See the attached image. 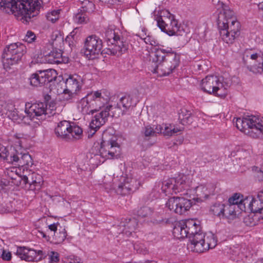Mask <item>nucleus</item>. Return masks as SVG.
<instances>
[{"instance_id":"f257e3e1","label":"nucleus","mask_w":263,"mask_h":263,"mask_svg":"<svg viewBox=\"0 0 263 263\" xmlns=\"http://www.w3.org/2000/svg\"><path fill=\"white\" fill-rule=\"evenodd\" d=\"M47 2L45 0H1L0 9L6 13L21 16L20 20L27 24L39 14L41 4Z\"/></svg>"},{"instance_id":"f03ea898","label":"nucleus","mask_w":263,"mask_h":263,"mask_svg":"<svg viewBox=\"0 0 263 263\" xmlns=\"http://www.w3.org/2000/svg\"><path fill=\"white\" fill-rule=\"evenodd\" d=\"M136 105V103L134 102L131 96L125 95L120 98L116 106H107L99 114L96 115L90 123V133L91 136L95 134L101 126L105 124L109 115L112 117H119L120 114L124 115L132 110Z\"/></svg>"},{"instance_id":"7ed1b4c3","label":"nucleus","mask_w":263,"mask_h":263,"mask_svg":"<svg viewBox=\"0 0 263 263\" xmlns=\"http://www.w3.org/2000/svg\"><path fill=\"white\" fill-rule=\"evenodd\" d=\"M222 9L220 11L217 26L222 40L227 44H232L240 35V24L234 16V12L221 3Z\"/></svg>"},{"instance_id":"20e7f679","label":"nucleus","mask_w":263,"mask_h":263,"mask_svg":"<svg viewBox=\"0 0 263 263\" xmlns=\"http://www.w3.org/2000/svg\"><path fill=\"white\" fill-rule=\"evenodd\" d=\"M179 60V55L173 51L172 48H158L155 52V57L153 58L155 66L152 71L161 77L168 75L178 66Z\"/></svg>"},{"instance_id":"39448f33","label":"nucleus","mask_w":263,"mask_h":263,"mask_svg":"<svg viewBox=\"0 0 263 263\" xmlns=\"http://www.w3.org/2000/svg\"><path fill=\"white\" fill-rule=\"evenodd\" d=\"M197 222L193 219L180 221L175 224L173 230V234L177 239L189 238L190 243L187 248L191 250L192 246L195 245L192 239L197 235L203 233L200 225Z\"/></svg>"},{"instance_id":"423d86ee","label":"nucleus","mask_w":263,"mask_h":263,"mask_svg":"<svg viewBox=\"0 0 263 263\" xmlns=\"http://www.w3.org/2000/svg\"><path fill=\"white\" fill-rule=\"evenodd\" d=\"M117 139L114 135H103L101 143L95 144L92 148V153L105 159L117 158L121 153V147Z\"/></svg>"},{"instance_id":"0eeeda50","label":"nucleus","mask_w":263,"mask_h":263,"mask_svg":"<svg viewBox=\"0 0 263 263\" xmlns=\"http://www.w3.org/2000/svg\"><path fill=\"white\" fill-rule=\"evenodd\" d=\"M237 128L253 138H263V119L251 115L237 118Z\"/></svg>"},{"instance_id":"6e6552de","label":"nucleus","mask_w":263,"mask_h":263,"mask_svg":"<svg viewBox=\"0 0 263 263\" xmlns=\"http://www.w3.org/2000/svg\"><path fill=\"white\" fill-rule=\"evenodd\" d=\"M26 52V47L21 43H14L7 45L2 56L4 68L9 69L11 65L17 64Z\"/></svg>"},{"instance_id":"1a4fd4ad","label":"nucleus","mask_w":263,"mask_h":263,"mask_svg":"<svg viewBox=\"0 0 263 263\" xmlns=\"http://www.w3.org/2000/svg\"><path fill=\"white\" fill-rule=\"evenodd\" d=\"M104 38L108 46L106 53L114 55L120 56L126 51L128 44L123 37L111 28H107L104 33Z\"/></svg>"},{"instance_id":"9d476101","label":"nucleus","mask_w":263,"mask_h":263,"mask_svg":"<svg viewBox=\"0 0 263 263\" xmlns=\"http://www.w3.org/2000/svg\"><path fill=\"white\" fill-rule=\"evenodd\" d=\"M155 20L157 21V26L161 30L170 36H180L187 41V32L183 26L178 25V22L174 18V16L170 14L169 17L162 18V16H155Z\"/></svg>"},{"instance_id":"9b49d317","label":"nucleus","mask_w":263,"mask_h":263,"mask_svg":"<svg viewBox=\"0 0 263 263\" xmlns=\"http://www.w3.org/2000/svg\"><path fill=\"white\" fill-rule=\"evenodd\" d=\"M108 99V96H106L104 97L102 96L101 91H96L87 94L85 97L82 98L79 104L78 108L83 115L92 114L97 111L94 106L97 105L98 102H102L104 104Z\"/></svg>"},{"instance_id":"f8f14e48","label":"nucleus","mask_w":263,"mask_h":263,"mask_svg":"<svg viewBox=\"0 0 263 263\" xmlns=\"http://www.w3.org/2000/svg\"><path fill=\"white\" fill-rule=\"evenodd\" d=\"M192 240L195 245L192 246L191 251L199 253L214 248L217 242L216 236L212 232L198 234Z\"/></svg>"},{"instance_id":"ddd939ff","label":"nucleus","mask_w":263,"mask_h":263,"mask_svg":"<svg viewBox=\"0 0 263 263\" xmlns=\"http://www.w3.org/2000/svg\"><path fill=\"white\" fill-rule=\"evenodd\" d=\"M102 40L96 35H91L86 38L82 51L88 59L93 60L102 53Z\"/></svg>"},{"instance_id":"4468645a","label":"nucleus","mask_w":263,"mask_h":263,"mask_svg":"<svg viewBox=\"0 0 263 263\" xmlns=\"http://www.w3.org/2000/svg\"><path fill=\"white\" fill-rule=\"evenodd\" d=\"M166 206L170 211L182 215L190 210L192 206V202L184 197H173L168 200Z\"/></svg>"},{"instance_id":"2eb2a0df","label":"nucleus","mask_w":263,"mask_h":263,"mask_svg":"<svg viewBox=\"0 0 263 263\" xmlns=\"http://www.w3.org/2000/svg\"><path fill=\"white\" fill-rule=\"evenodd\" d=\"M27 173V174H25L23 172V175L21 176L22 184L25 185L26 188L30 191L34 192L39 191L41 189L43 182L42 177L31 170Z\"/></svg>"},{"instance_id":"dca6fc26","label":"nucleus","mask_w":263,"mask_h":263,"mask_svg":"<svg viewBox=\"0 0 263 263\" xmlns=\"http://www.w3.org/2000/svg\"><path fill=\"white\" fill-rule=\"evenodd\" d=\"M47 105L43 102L25 104V114H27L29 120L36 117L39 120H45L46 118Z\"/></svg>"},{"instance_id":"f3484780","label":"nucleus","mask_w":263,"mask_h":263,"mask_svg":"<svg viewBox=\"0 0 263 263\" xmlns=\"http://www.w3.org/2000/svg\"><path fill=\"white\" fill-rule=\"evenodd\" d=\"M56 78V71L54 70H47L40 71L31 74L29 79L31 86L38 87L45 85L54 80Z\"/></svg>"},{"instance_id":"a211bd4d","label":"nucleus","mask_w":263,"mask_h":263,"mask_svg":"<svg viewBox=\"0 0 263 263\" xmlns=\"http://www.w3.org/2000/svg\"><path fill=\"white\" fill-rule=\"evenodd\" d=\"M22 260L27 261H36L41 260L46 253L42 250H35L26 247H18L15 253Z\"/></svg>"},{"instance_id":"6ab92c4d","label":"nucleus","mask_w":263,"mask_h":263,"mask_svg":"<svg viewBox=\"0 0 263 263\" xmlns=\"http://www.w3.org/2000/svg\"><path fill=\"white\" fill-rule=\"evenodd\" d=\"M250 57L249 64L243 59L247 69L254 73H263V55L255 53L247 55Z\"/></svg>"},{"instance_id":"aec40b11","label":"nucleus","mask_w":263,"mask_h":263,"mask_svg":"<svg viewBox=\"0 0 263 263\" xmlns=\"http://www.w3.org/2000/svg\"><path fill=\"white\" fill-rule=\"evenodd\" d=\"M138 221L135 218H123L118 226L119 234L130 236L137 228Z\"/></svg>"},{"instance_id":"412c9836","label":"nucleus","mask_w":263,"mask_h":263,"mask_svg":"<svg viewBox=\"0 0 263 263\" xmlns=\"http://www.w3.org/2000/svg\"><path fill=\"white\" fill-rule=\"evenodd\" d=\"M139 182L134 178H127L116 189L118 194L126 195L137 190L139 186Z\"/></svg>"},{"instance_id":"4be33fe9","label":"nucleus","mask_w":263,"mask_h":263,"mask_svg":"<svg viewBox=\"0 0 263 263\" xmlns=\"http://www.w3.org/2000/svg\"><path fill=\"white\" fill-rule=\"evenodd\" d=\"M222 78H219L215 76H208L202 79L201 82V87L203 91L209 94L214 92L218 84L221 81Z\"/></svg>"},{"instance_id":"5701e85b","label":"nucleus","mask_w":263,"mask_h":263,"mask_svg":"<svg viewBox=\"0 0 263 263\" xmlns=\"http://www.w3.org/2000/svg\"><path fill=\"white\" fill-rule=\"evenodd\" d=\"M2 154L0 158H3L7 162L18 166L21 160H22L23 155L24 153L13 149L11 152H8L2 149Z\"/></svg>"},{"instance_id":"b1692460","label":"nucleus","mask_w":263,"mask_h":263,"mask_svg":"<svg viewBox=\"0 0 263 263\" xmlns=\"http://www.w3.org/2000/svg\"><path fill=\"white\" fill-rule=\"evenodd\" d=\"M43 54L44 57V61L48 63L59 64L65 62L61 50L53 49L49 52L43 51Z\"/></svg>"},{"instance_id":"393cba45","label":"nucleus","mask_w":263,"mask_h":263,"mask_svg":"<svg viewBox=\"0 0 263 263\" xmlns=\"http://www.w3.org/2000/svg\"><path fill=\"white\" fill-rule=\"evenodd\" d=\"M175 181L174 184V193L177 194L183 191H187L190 187V181L188 177L183 174H179L173 178Z\"/></svg>"},{"instance_id":"a878e982","label":"nucleus","mask_w":263,"mask_h":263,"mask_svg":"<svg viewBox=\"0 0 263 263\" xmlns=\"http://www.w3.org/2000/svg\"><path fill=\"white\" fill-rule=\"evenodd\" d=\"M70 123L65 120L59 122L55 129V133L58 137L64 139H70L69 129Z\"/></svg>"},{"instance_id":"bb28decb","label":"nucleus","mask_w":263,"mask_h":263,"mask_svg":"<svg viewBox=\"0 0 263 263\" xmlns=\"http://www.w3.org/2000/svg\"><path fill=\"white\" fill-rule=\"evenodd\" d=\"M80 78L77 75H70L65 82L66 91H70L72 93H77L81 89Z\"/></svg>"},{"instance_id":"cd10ccee","label":"nucleus","mask_w":263,"mask_h":263,"mask_svg":"<svg viewBox=\"0 0 263 263\" xmlns=\"http://www.w3.org/2000/svg\"><path fill=\"white\" fill-rule=\"evenodd\" d=\"M252 212L254 213L255 219H263V200L259 197V194L255 198H253Z\"/></svg>"},{"instance_id":"c85d7f7f","label":"nucleus","mask_w":263,"mask_h":263,"mask_svg":"<svg viewBox=\"0 0 263 263\" xmlns=\"http://www.w3.org/2000/svg\"><path fill=\"white\" fill-rule=\"evenodd\" d=\"M8 117L12 120L20 122L23 121L25 123H29V118L27 114H25V110H18L14 108L9 110Z\"/></svg>"},{"instance_id":"c756f323","label":"nucleus","mask_w":263,"mask_h":263,"mask_svg":"<svg viewBox=\"0 0 263 263\" xmlns=\"http://www.w3.org/2000/svg\"><path fill=\"white\" fill-rule=\"evenodd\" d=\"M230 84L229 82L224 81L222 78L221 81L218 84L213 95L220 98L225 97L228 93V88L230 87Z\"/></svg>"},{"instance_id":"7c9ffc66","label":"nucleus","mask_w":263,"mask_h":263,"mask_svg":"<svg viewBox=\"0 0 263 263\" xmlns=\"http://www.w3.org/2000/svg\"><path fill=\"white\" fill-rule=\"evenodd\" d=\"M178 115V119L182 125L190 124L193 122V117L191 111L185 108H182L180 110Z\"/></svg>"},{"instance_id":"2f4dec72","label":"nucleus","mask_w":263,"mask_h":263,"mask_svg":"<svg viewBox=\"0 0 263 263\" xmlns=\"http://www.w3.org/2000/svg\"><path fill=\"white\" fill-rule=\"evenodd\" d=\"M224 210L221 218L233 219L236 217L235 208L230 203L224 204Z\"/></svg>"},{"instance_id":"473e14b6","label":"nucleus","mask_w":263,"mask_h":263,"mask_svg":"<svg viewBox=\"0 0 263 263\" xmlns=\"http://www.w3.org/2000/svg\"><path fill=\"white\" fill-rule=\"evenodd\" d=\"M174 179L173 178H169L162 182L161 189L166 194H172L174 193Z\"/></svg>"},{"instance_id":"72a5a7b5","label":"nucleus","mask_w":263,"mask_h":263,"mask_svg":"<svg viewBox=\"0 0 263 263\" xmlns=\"http://www.w3.org/2000/svg\"><path fill=\"white\" fill-rule=\"evenodd\" d=\"M162 130L160 133L163 134V135L166 136H172L178 132H181L183 128L175 127L174 126L170 125L169 126L165 125L164 127L161 126Z\"/></svg>"},{"instance_id":"f704fd0d","label":"nucleus","mask_w":263,"mask_h":263,"mask_svg":"<svg viewBox=\"0 0 263 263\" xmlns=\"http://www.w3.org/2000/svg\"><path fill=\"white\" fill-rule=\"evenodd\" d=\"M83 133L82 129L74 124L70 125L69 129L70 139L71 137L75 139H80Z\"/></svg>"},{"instance_id":"c9c22d12","label":"nucleus","mask_w":263,"mask_h":263,"mask_svg":"<svg viewBox=\"0 0 263 263\" xmlns=\"http://www.w3.org/2000/svg\"><path fill=\"white\" fill-rule=\"evenodd\" d=\"M86 13L79 9L74 16V21L78 24L87 23L89 21V18Z\"/></svg>"},{"instance_id":"e433bc0d","label":"nucleus","mask_w":263,"mask_h":263,"mask_svg":"<svg viewBox=\"0 0 263 263\" xmlns=\"http://www.w3.org/2000/svg\"><path fill=\"white\" fill-rule=\"evenodd\" d=\"M224 204L216 202L213 204L210 208V212L214 215L221 218L222 212L224 210Z\"/></svg>"},{"instance_id":"4c0bfd02","label":"nucleus","mask_w":263,"mask_h":263,"mask_svg":"<svg viewBox=\"0 0 263 263\" xmlns=\"http://www.w3.org/2000/svg\"><path fill=\"white\" fill-rule=\"evenodd\" d=\"M161 130V125L156 126L155 129L151 126H146L144 130V136L145 137H153L155 136L156 134L160 133Z\"/></svg>"},{"instance_id":"58836bf2","label":"nucleus","mask_w":263,"mask_h":263,"mask_svg":"<svg viewBox=\"0 0 263 263\" xmlns=\"http://www.w3.org/2000/svg\"><path fill=\"white\" fill-rule=\"evenodd\" d=\"M22 157L23 158L20 160L18 167H25L27 168L33 165V160L28 153L24 152V154Z\"/></svg>"},{"instance_id":"ea45409f","label":"nucleus","mask_w":263,"mask_h":263,"mask_svg":"<svg viewBox=\"0 0 263 263\" xmlns=\"http://www.w3.org/2000/svg\"><path fill=\"white\" fill-rule=\"evenodd\" d=\"M195 193L199 199H206L209 195L207 187L203 185L197 186L195 188Z\"/></svg>"},{"instance_id":"a19ab883","label":"nucleus","mask_w":263,"mask_h":263,"mask_svg":"<svg viewBox=\"0 0 263 263\" xmlns=\"http://www.w3.org/2000/svg\"><path fill=\"white\" fill-rule=\"evenodd\" d=\"M253 203V197L248 196L242 199L240 205V209L241 211L250 210L252 212V204Z\"/></svg>"},{"instance_id":"79ce46f5","label":"nucleus","mask_w":263,"mask_h":263,"mask_svg":"<svg viewBox=\"0 0 263 263\" xmlns=\"http://www.w3.org/2000/svg\"><path fill=\"white\" fill-rule=\"evenodd\" d=\"M144 42L146 44H148L153 46H154L153 50L154 51V53L155 54L156 50L157 49H164L163 46L160 45L157 40H155L153 37L148 35L145 38H144Z\"/></svg>"},{"instance_id":"37998d69","label":"nucleus","mask_w":263,"mask_h":263,"mask_svg":"<svg viewBox=\"0 0 263 263\" xmlns=\"http://www.w3.org/2000/svg\"><path fill=\"white\" fill-rule=\"evenodd\" d=\"M95 9V4L89 0H84L82 2V6L80 9L86 13H91Z\"/></svg>"},{"instance_id":"c03bdc74","label":"nucleus","mask_w":263,"mask_h":263,"mask_svg":"<svg viewBox=\"0 0 263 263\" xmlns=\"http://www.w3.org/2000/svg\"><path fill=\"white\" fill-rule=\"evenodd\" d=\"M153 213V210L148 206H142L140 208L137 212V214L139 217L142 218L147 217L152 215Z\"/></svg>"},{"instance_id":"a18cd8bd","label":"nucleus","mask_w":263,"mask_h":263,"mask_svg":"<svg viewBox=\"0 0 263 263\" xmlns=\"http://www.w3.org/2000/svg\"><path fill=\"white\" fill-rule=\"evenodd\" d=\"M242 196L240 194L235 193L228 200V203L234 205L235 207L236 205H238V207L240 208V205L242 201Z\"/></svg>"},{"instance_id":"49530a36","label":"nucleus","mask_w":263,"mask_h":263,"mask_svg":"<svg viewBox=\"0 0 263 263\" xmlns=\"http://www.w3.org/2000/svg\"><path fill=\"white\" fill-rule=\"evenodd\" d=\"M59 10H54L46 14V18L52 23L55 22L59 18Z\"/></svg>"},{"instance_id":"de8ad7c7","label":"nucleus","mask_w":263,"mask_h":263,"mask_svg":"<svg viewBox=\"0 0 263 263\" xmlns=\"http://www.w3.org/2000/svg\"><path fill=\"white\" fill-rule=\"evenodd\" d=\"M53 238L57 243L63 242L66 238V232L65 229L60 231L59 233L53 235Z\"/></svg>"},{"instance_id":"09e8293b","label":"nucleus","mask_w":263,"mask_h":263,"mask_svg":"<svg viewBox=\"0 0 263 263\" xmlns=\"http://www.w3.org/2000/svg\"><path fill=\"white\" fill-rule=\"evenodd\" d=\"M36 36L34 32H32L31 31H28L24 40L28 43H31L34 42Z\"/></svg>"},{"instance_id":"8fccbe9b","label":"nucleus","mask_w":263,"mask_h":263,"mask_svg":"<svg viewBox=\"0 0 263 263\" xmlns=\"http://www.w3.org/2000/svg\"><path fill=\"white\" fill-rule=\"evenodd\" d=\"M49 258L50 263H57L59 261L60 255L58 252L52 251L51 252Z\"/></svg>"},{"instance_id":"3c124183","label":"nucleus","mask_w":263,"mask_h":263,"mask_svg":"<svg viewBox=\"0 0 263 263\" xmlns=\"http://www.w3.org/2000/svg\"><path fill=\"white\" fill-rule=\"evenodd\" d=\"M73 94L76 93H72L71 91H66V88L64 90L63 93L62 95V98L63 101H69L73 97Z\"/></svg>"},{"instance_id":"603ef678","label":"nucleus","mask_w":263,"mask_h":263,"mask_svg":"<svg viewBox=\"0 0 263 263\" xmlns=\"http://www.w3.org/2000/svg\"><path fill=\"white\" fill-rule=\"evenodd\" d=\"M0 257H1L3 260L8 261L11 258V254L10 252H7L3 249Z\"/></svg>"},{"instance_id":"864d4df0","label":"nucleus","mask_w":263,"mask_h":263,"mask_svg":"<svg viewBox=\"0 0 263 263\" xmlns=\"http://www.w3.org/2000/svg\"><path fill=\"white\" fill-rule=\"evenodd\" d=\"M58 224V223H54L48 226L49 229L50 230V231L53 232L54 235L57 233V226Z\"/></svg>"},{"instance_id":"5fc2aeb1","label":"nucleus","mask_w":263,"mask_h":263,"mask_svg":"<svg viewBox=\"0 0 263 263\" xmlns=\"http://www.w3.org/2000/svg\"><path fill=\"white\" fill-rule=\"evenodd\" d=\"M104 187L107 192H109L110 190L114 189L113 185L111 182L106 183V182H103Z\"/></svg>"},{"instance_id":"6e6d98bb","label":"nucleus","mask_w":263,"mask_h":263,"mask_svg":"<svg viewBox=\"0 0 263 263\" xmlns=\"http://www.w3.org/2000/svg\"><path fill=\"white\" fill-rule=\"evenodd\" d=\"M79 259L75 258L73 259H71L68 263H80L79 261L78 260Z\"/></svg>"},{"instance_id":"4d7b16f0","label":"nucleus","mask_w":263,"mask_h":263,"mask_svg":"<svg viewBox=\"0 0 263 263\" xmlns=\"http://www.w3.org/2000/svg\"><path fill=\"white\" fill-rule=\"evenodd\" d=\"M258 7L259 9L263 10V2L258 4Z\"/></svg>"},{"instance_id":"13d9d810","label":"nucleus","mask_w":263,"mask_h":263,"mask_svg":"<svg viewBox=\"0 0 263 263\" xmlns=\"http://www.w3.org/2000/svg\"><path fill=\"white\" fill-rule=\"evenodd\" d=\"M50 99V96L48 95H47L45 96V100L48 101Z\"/></svg>"},{"instance_id":"bf43d9fd","label":"nucleus","mask_w":263,"mask_h":263,"mask_svg":"<svg viewBox=\"0 0 263 263\" xmlns=\"http://www.w3.org/2000/svg\"><path fill=\"white\" fill-rule=\"evenodd\" d=\"M40 233H41V234L42 235V236H43V237L44 238H46V234H45L44 232H40Z\"/></svg>"},{"instance_id":"052dcab7","label":"nucleus","mask_w":263,"mask_h":263,"mask_svg":"<svg viewBox=\"0 0 263 263\" xmlns=\"http://www.w3.org/2000/svg\"><path fill=\"white\" fill-rule=\"evenodd\" d=\"M77 30V28H76L74 30H73L72 32H71V35L73 36L74 35V33L75 32V30Z\"/></svg>"},{"instance_id":"680f3d73","label":"nucleus","mask_w":263,"mask_h":263,"mask_svg":"<svg viewBox=\"0 0 263 263\" xmlns=\"http://www.w3.org/2000/svg\"><path fill=\"white\" fill-rule=\"evenodd\" d=\"M99 108H101V106L100 105H99Z\"/></svg>"}]
</instances>
